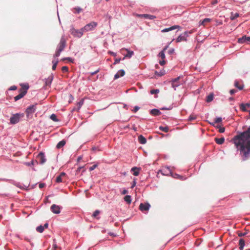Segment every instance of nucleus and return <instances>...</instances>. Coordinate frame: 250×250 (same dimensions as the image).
I'll return each instance as SVG.
<instances>
[{"label": "nucleus", "instance_id": "23", "mask_svg": "<svg viewBox=\"0 0 250 250\" xmlns=\"http://www.w3.org/2000/svg\"><path fill=\"white\" fill-rule=\"evenodd\" d=\"M239 244L240 246V250H243L244 247L245 245V241L244 240V239L242 238L240 239L239 241Z\"/></svg>", "mask_w": 250, "mask_h": 250}, {"label": "nucleus", "instance_id": "40", "mask_svg": "<svg viewBox=\"0 0 250 250\" xmlns=\"http://www.w3.org/2000/svg\"><path fill=\"white\" fill-rule=\"evenodd\" d=\"M240 108L242 111H247V106L245 104H242L240 106Z\"/></svg>", "mask_w": 250, "mask_h": 250}, {"label": "nucleus", "instance_id": "42", "mask_svg": "<svg viewBox=\"0 0 250 250\" xmlns=\"http://www.w3.org/2000/svg\"><path fill=\"white\" fill-rule=\"evenodd\" d=\"M73 10L75 11L74 12L77 13H80L82 11V9L80 7L74 8Z\"/></svg>", "mask_w": 250, "mask_h": 250}, {"label": "nucleus", "instance_id": "46", "mask_svg": "<svg viewBox=\"0 0 250 250\" xmlns=\"http://www.w3.org/2000/svg\"><path fill=\"white\" fill-rule=\"evenodd\" d=\"M62 70L64 73L67 72L68 71V67L67 66H64L62 67Z\"/></svg>", "mask_w": 250, "mask_h": 250}, {"label": "nucleus", "instance_id": "13", "mask_svg": "<svg viewBox=\"0 0 250 250\" xmlns=\"http://www.w3.org/2000/svg\"><path fill=\"white\" fill-rule=\"evenodd\" d=\"M249 42H250V37H247L246 35L238 39V42L240 43H243Z\"/></svg>", "mask_w": 250, "mask_h": 250}, {"label": "nucleus", "instance_id": "18", "mask_svg": "<svg viewBox=\"0 0 250 250\" xmlns=\"http://www.w3.org/2000/svg\"><path fill=\"white\" fill-rule=\"evenodd\" d=\"M166 74V70L163 68L160 71H155V74L156 76L161 77L164 75Z\"/></svg>", "mask_w": 250, "mask_h": 250}, {"label": "nucleus", "instance_id": "27", "mask_svg": "<svg viewBox=\"0 0 250 250\" xmlns=\"http://www.w3.org/2000/svg\"><path fill=\"white\" fill-rule=\"evenodd\" d=\"M214 95L212 93H210L206 98V102L207 103L211 102L213 99Z\"/></svg>", "mask_w": 250, "mask_h": 250}, {"label": "nucleus", "instance_id": "12", "mask_svg": "<svg viewBox=\"0 0 250 250\" xmlns=\"http://www.w3.org/2000/svg\"><path fill=\"white\" fill-rule=\"evenodd\" d=\"M20 93L18 95H17L16 96H15L14 97V100L15 101H17L19 100L20 99H21L27 93L26 91H22V89H21L20 90Z\"/></svg>", "mask_w": 250, "mask_h": 250}, {"label": "nucleus", "instance_id": "29", "mask_svg": "<svg viewBox=\"0 0 250 250\" xmlns=\"http://www.w3.org/2000/svg\"><path fill=\"white\" fill-rule=\"evenodd\" d=\"M186 41V38L185 36L180 35L178 36V37L177 38L176 41V42H180L181 41Z\"/></svg>", "mask_w": 250, "mask_h": 250}, {"label": "nucleus", "instance_id": "49", "mask_svg": "<svg viewBox=\"0 0 250 250\" xmlns=\"http://www.w3.org/2000/svg\"><path fill=\"white\" fill-rule=\"evenodd\" d=\"M97 166H98L97 164H95V165H93L92 166L90 167L89 168V170L90 171L93 170L95 168H96L97 167Z\"/></svg>", "mask_w": 250, "mask_h": 250}, {"label": "nucleus", "instance_id": "48", "mask_svg": "<svg viewBox=\"0 0 250 250\" xmlns=\"http://www.w3.org/2000/svg\"><path fill=\"white\" fill-rule=\"evenodd\" d=\"M100 213V211L99 210H96L93 213L92 216L93 217H96Z\"/></svg>", "mask_w": 250, "mask_h": 250}, {"label": "nucleus", "instance_id": "59", "mask_svg": "<svg viewBox=\"0 0 250 250\" xmlns=\"http://www.w3.org/2000/svg\"><path fill=\"white\" fill-rule=\"evenodd\" d=\"M239 17V14H238V13H235V14L234 16V17H230V19H231L232 20H234L235 18H237V17Z\"/></svg>", "mask_w": 250, "mask_h": 250}, {"label": "nucleus", "instance_id": "39", "mask_svg": "<svg viewBox=\"0 0 250 250\" xmlns=\"http://www.w3.org/2000/svg\"><path fill=\"white\" fill-rule=\"evenodd\" d=\"M216 127H217V128H218L219 129L218 131L220 133H223L225 132V127H221L220 125H217Z\"/></svg>", "mask_w": 250, "mask_h": 250}, {"label": "nucleus", "instance_id": "25", "mask_svg": "<svg viewBox=\"0 0 250 250\" xmlns=\"http://www.w3.org/2000/svg\"><path fill=\"white\" fill-rule=\"evenodd\" d=\"M66 144V141L64 140H62L60 141L57 145L56 147L57 148H61L63 147Z\"/></svg>", "mask_w": 250, "mask_h": 250}, {"label": "nucleus", "instance_id": "33", "mask_svg": "<svg viewBox=\"0 0 250 250\" xmlns=\"http://www.w3.org/2000/svg\"><path fill=\"white\" fill-rule=\"evenodd\" d=\"M144 18L149 19L150 20H153L156 18L155 16L153 15H148V14H144Z\"/></svg>", "mask_w": 250, "mask_h": 250}, {"label": "nucleus", "instance_id": "15", "mask_svg": "<svg viewBox=\"0 0 250 250\" xmlns=\"http://www.w3.org/2000/svg\"><path fill=\"white\" fill-rule=\"evenodd\" d=\"M167 47H165L163 50L161 51L159 54V57L161 59V60H159V62H166V61L165 60V55L164 53V51L166 50Z\"/></svg>", "mask_w": 250, "mask_h": 250}, {"label": "nucleus", "instance_id": "28", "mask_svg": "<svg viewBox=\"0 0 250 250\" xmlns=\"http://www.w3.org/2000/svg\"><path fill=\"white\" fill-rule=\"evenodd\" d=\"M234 85L236 87H237L239 90H242L244 88L243 85H239V81L237 80L235 81Z\"/></svg>", "mask_w": 250, "mask_h": 250}, {"label": "nucleus", "instance_id": "22", "mask_svg": "<svg viewBox=\"0 0 250 250\" xmlns=\"http://www.w3.org/2000/svg\"><path fill=\"white\" fill-rule=\"evenodd\" d=\"M124 51H127V54L125 55V57L130 58L133 55L134 52L132 51H129L127 49H122V51L123 52Z\"/></svg>", "mask_w": 250, "mask_h": 250}, {"label": "nucleus", "instance_id": "26", "mask_svg": "<svg viewBox=\"0 0 250 250\" xmlns=\"http://www.w3.org/2000/svg\"><path fill=\"white\" fill-rule=\"evenodd\" d=\"M16 187H17V188H19L21 189H26V190H27L28 189V187H27L25 185L24 186H22V184L20 183V182H18L16 184V185L15 186Z\"/></svg>", "mask_w": 250, "mask_h": 250}, {"label": "nucleus", "instance_id": "11", "mask_svg": "<svg viewBox=\"0 0 250 250\" xmlns=\"http://www.w3.org/2000/svg\"><path fill=\"white\" fill-rule=\"evenodd\" d=\"M150 208V205L146 202L145 203H141L139 206V209L142 211H148Z\"/></svg>", "mask_w": 250, "mask_h": 250}, {"label": "nucleus", "instance_id": "35", "mask_svg": "<svg viewBox=\"0 0 250 250\" xmlns=\"http://www.w3.org/2000/svg\"><path fill=\"white\" fill-rule=\"evenodd\" d=\"M21 85L22 86V87L23 89V90L22 89V91H26L27 92V90L28 89V88L29 87L28 83L21 84Z\"/></svg>", "mask_w": 250, "mask_h": 250}, {"label": "nucleus", "instance_id": "50", "mask_svg": "<svg viewBox=\"0 0 250 250\" xmlns=\"http://www.w3.org/2000/svg\"><path fill=\"white\" fill-rule=\"evenodd\" d=\"M247 234H248V232L246 231L245 232H240L238 234V235L239 237H242V236H246Z\"/></svg>", "mask_w": 250, "mask_h": 250}, {"label": "nucleus", "instance_id": "21", "mask_svg": "<svg viewBox=\"0 0 250 250\" xmlns=\"http://www.w3.org/2000/svg\"><path fill=\"white\" fill-rule=\"evenodd\" d=\"M215 142L218 145H222L225 142V138L224 137H221L220 138H215Z\"/></svg>", "mask_w": 250, "mask_h": 250}, {"label": "nucleus", "instance_id": "52", "mask_svg": "<svg viewBox=\"0 0 250 250\" xmlns=\"http://www.w3.org/2000/svg\"><path fill=\"white\" fill-rule=\"evenodd\" d=\"M140 109V107L138 106H135L134 109L132 110L133 112L135 113Z\"/></svg>", "mask_w": 250, "mask_h": 250}, {"label": "nucleus", "instance_id": "37", "mask_svg": "<svg viewBox=\"0 0 250 250\" xmlns=\"http://www.w3.org/2000/svg\"><path fill=\"white\" fill-rule=\"evenodd\" d=\"M4 181H8L9 183L13 184L14 186H16L17 183L18 182L12 179H5Z\"/></svg>", "mask_w": 250, "mask_h": 250}, {"label": "nucleus", "instance_id": "58", "mask_svg": "<svg viewBox=\"0 0 250 250\" xmlns=\"http://www.w3.org/2000/svg\"><path fill=\"white\" fill-rule=\"evenodd\" d=\"M45 186V184L44 183H40L39 185V187L40 188H44Z\"/></svg>", "mask_w": 250, "mask_h": 250}, {"label": "nucleus", "instance_id": "16", "mask_svg": "<svg viewBox=\"0 0 250 250\" xmlns=\"http://www.w3.org/2000/svg\"><path fill=\"white\" fill-rule=\"evenodd\" d=\"M150 114L153 116H157L161 115L162 112L157 108H153L150 110Z\"/></svg>", "mask_w": 250, "mask_h": 250}, {"label": "nucleus", "instance_id": "57", "mask_svg": "<svg viewBox=\"0 0 250 250\" xmlns=\"http://www.w3.org/2000/svg\"><path fill=\"white\" fill-rule=\"evenodd\" d=\"M17 87L16 86L13 85V86H11V87H10V88H9V90H15L17 89Z\"/></svg>", "mask_w": 250, "mask_h": 250}, {"label": "nucleus", "instance_id": "36", "mask_svg": "<svg viewBox=\"0 0 250 250\" xmlns=\"http://www.w3.org/2000/svg\"><path fill=\"white\" fill-rule=\"evenodd\" d=\"M50 118L53 121L58 122L59 120L55 114H52L50 115Z\"/></svg>", "mask_w": 250, "mask_h": 250}, {"label": "nucleus", "instance_id": "31", "mask_svg": "<svg viewBox=\"0 0 250 250\" xmlns=\"http://www.w3.org/2000/svg\"><path fill=\"white\" fill-rule=\"evenodd\" d=\"M159 128L160 130L164 131L165 132H167L169 130V128H168V126H159Z\"/></svg>", "mask_w": 250, "mask_h": 250}, {"label": "nucleus", "instance_id": "56", "mask_svg": "<svg viewBox=\"0 0 250 250\" xmlns=\"http://www.w3.org/2000/svg\"><path fill=\"white\" fill-rule=\"evenodd\" d=\"M111 54L113 55V56L115 58V62H119L120 61V59H117L115 58V54L114 53H111Z\"/></svg>", "mask_w": 250, "mask_h": 250}, {"label": "nucleus", "instance_id": "32", "mask_svg": "<svg viewBox=\"0 0 250 250\" xmlns=\"http://www.w3.org/2000/svg\"><path fill=\"white\" fill-rule=\"evenodd\" d=\"M44 229L42 225H40V226L37 227L36 229V230H37V231L40 232V233L42 232L43 231Z\"/></svg>", "mask_w": 250, "mask_h": 250}, {"label": "nucleus", "instance_id": "47", "mask_svg": "<svg viewBox=\"0 0 250 250\" xmlns=\"http://www.w3.org/2000/svg\"><path fill=\"white\" fill-rule=\"evenodd\" d=\"M172 108H173V106L172 105H170L168 107H163L162 108H161V109L162 110H171L172 109Z\"/></svg>", "mask_w": 250, "mask_h": 250}, {"label": "nucleus", "instance_id": "64", "mask_svg": "<svg viewBox=\"0 0 250 250\" xmlns=\"http://www.w3.org/2000/svg\"><path fill=\"white\" fill-rule=\"evenodd\" d=\"M66 175V173L64 172H62L60 173V174L59 175L61 177H62L63 176H65Z\"/></svg>", "mask_w": 250, "mask_h": 250}, {"label": "nucleus", "instance_id": "24", "mask_svg": "<svg viewBox=\"0 0 250 250\" xmlns=\"http://www.w3.org/2000/svg\"><path fill=\"white\" fill-rule=\"evenodd\" d=\"M124 201L127 204H130L132 201L131 196L130 195H125L124 197Z\"/></svg>", "mask_w": 250, "mask_h": 250}, {"label": "nucleus", "instance_id": "4", "mask_svg": "<svg viewBox=\"0 0 250 250\" xmlns=\"http://www.w3.org/2000/svg\"><path fill=\"white\" fill-rule=\"evenodd\" d=\"M46 161V159L44 153L40 152L36 156V160H35L36 164L43 165Z\"/></svg>", "mask_w": 250, "mask_h": 250}, {"label": "nucleus", "instance_id": "19", "mask_svg": "<svg viewBox=\"0 0 250 250\" xmlns=\"http://www.w3.org/2000/svg\"><path fill=\"white\" fill-rule=\"evenodd\" d=\"M138 141L141 144H145L146 143V138L142 135H140L138 136Z\"/></svg>", "mask_w": 250, "mask_h": 250}, {"label": "nucleus", "instance_id": "44", "mask_svg": "<svg viewBox=\"0 0 250 250\" xmlns=\"http://www.w3.org/2000/svg\"><path fill=\"white\" fill-rule=\"evenodd\" d=\"M222 119L221 117H216L214 120L215 123H216V124L220 123L222 122Z\"/></svg>", "mask_w": 250, "mask_h": 250}, {"label": "nucleus", "instance_id": "17", "mask_svg": "<svg viewBox=\"0 0 250 250\" xmlns=\"http://www.w3.org/2000/svg\"><path fill=\"white\" fill-rule=\"evenodd\" d=\"M180 27L179 25H173L170 27L165 28V29H163L162 30V32H167L171 31L172 30L176 29H179Z\"/></svg>", "mask_w": 250, "mask_h": 250}, {"label": "nucleus", "instance_id": "7", "mask_svg": "<svg viewBox=\"0 0 250 250\" xmlns=\"http://www.w3.org/2000/svg\"><path fill=\"white\" fill-rule=\"evenodd\" d=\"M36 110V106L35 104H32L29 106L26 109V114L27 117L34 113Z\"/></svg>", "mask_w": 250, "mask_h": 250}, {"label": "nucleus", "instance_id": "55", "mask_svg": "<svg viewBox=\"0 0 250 250\" xmlns=\"http://www.w3.org/2000/svg\"><path fill=\"white\" fill-rule=\"evenodd\" d=\"M211 21V20L210 19H208V18H206L203 21H202V24H204V23L205 22H209L210 21Z\"/></svg>", "mask_w": 250, "mask_h": 250}, {"label": "nucleus", "instance_id": "14", "mask_svg": "<svg viewBox=\"0 0 250 250\" xmlns=\"http://www.w3.org/2000/svg\"><path fill=\"white\" fill-rule=\"evenodd\" d=\"M125 75V71L123 69H120L115 74L114 79L116 80Z\"/></svg>", "mask_w": 250, "mask_h": 250}, {"label": "nucleus", "instance_id": "45", "mask_svg": "<svg viewBox=\"0 0 250 250\" xmlns=\"http://www.w3.org/2000/svg\"><path fill=\"white\" fill-rule=\"evenodd\" d=\"M83 100H80L78 103V109H80L81 107V106L83 105Z\"/></svg>", "mask_w": 250, "mask_h": 250}, {"label": "nucleus", "instance_id": "43", "mask_svg": "<svg viewBox=\"0 0 250 250\" xmlns=\"http://www.w3.org/2000/svg\"><path fill=\"white\" fill-rule=\"evenodd\" d=\"M62 177L60 176V175L58 176L57 177H56V182L58 183H61L62 182Z\"/></svg>", "mask_w": 250, "mask_h": 250}, {"label": "nucleus", "instance_id": "38", "mask_svg": "<svg viewBox=\"0 0 250 250\" xmlns=\"http://www.w3.org/2000/svg\"><path fill=\"white\" fill-rule=\"evenodd\" d=\"M196 118H197V117L196 115L191 114L188 117V120L189 121H192L196 120Z\"/></svg>", "mask_w": 250, "mask_h": 250}, {"label": "nucleus", "instance_id": "2", "mask_svg": "<svg viewBox=\"0 0 250 250\" xmlns=\"http://www.w3.org/2000/svg\"><path fill=\"white\" fill-rule=\"evenodd\" d=\"M66 46V41L63 37L61 39L60 42L58 45L57 51L55 53V57H58L60 55V53L63 50Z\"/></svg>", "mask_w": 250, "mask_h": 250}, {"label": "nucleus", "instance_id": "60", "mask_svg": "<svg viewBox=\"0 0 250 250\" xmlns=\"http://www.w3.org/2000/svg\"><path fill=\"white\" fill-rule=\"evenodd\" d=\"M136 182L135 180H134L132 183L131 188H133L136 186Z\"/></svg>", "mask_w": 250, "mask_h": 250}, {"label": "nucleus", "instance_id": "62", "mask_svg": "<svg viewBox=\"0 0 250 250\" xmlns=\"http://www.w3.org/2000/svg\"><path fill=\"white\" fill-rule=\"evenodd\" d=\"M58 63H53V65L52 66V69L53 70H55L56 69V68L57 67V65Z\"/></svg>", "mask_w": 250, "mask_h": 250}, {"label": "nucleus", "instance_id": "51", "mask_svg": "<svg viewBox=\"0 0 250 250\" xmlns=\"http://www.w3.org/2000/svg\"><path fill=\"white\" fill-rule=\"evenodd\" d=\"M92 150L93 151H96L97 150V151H100L101 150V149L99 148V146H93L92 148Z\"/></svg>", "mask_w": 250, "mask_h": 250}, {"label": "nucleus", "instance_id": "53", "mask_svg": "<svg viewBox=\"0 0 250 250\" xmlns=\"http://www.w3.org/2000/svg\"><path fill=\"white\" fill-rule=\"evenodd\" d=\"M128 193V191L125 188H124L123 191L121 192V194L123 195H125Z\"/></svg>", "mask_w": 250, "mask_h": 250}, {"label": "nucleus", "instance_id": "41", "mask_svg": "<svg viewBox=\"0 0 250 250\" xmlns=\"http://www.w3.org/2000/svg\"><path fill=\"white\" fill-rule=\"evenodd\" d=\"M150 92L151 94H157L159 92V90L158 89H153L151 90Z\"/></svg>", "mask_w": 250, "mask_h": 250}, {"label": "nucleus", "instance_id": "30", "mask_svg": "<svg viewBox=\"0 0 250 250\" xmlns=\"http://www.w3.org/2000/svg\"><path fill=\"white\" fill-rule=\"evenodd\" d=\"M172 176L175 178L179 179L182 180H184L186 179V178H184L183 176L176 173H175L173 175H172Z\"/></svg>", "mask_w": 250, "mask_h": 250}, {"label": "nucleus", "instance_id": "5", "mask_svg": "<svg viewBox=\"0 0 250 250\" xmlns=\"http://www.w3.org/2000/svg\"><path fill=\"white\" fill-rule=\"evenodd\" d=\"M97 22L92 21L83 27V30L84 31V32L93 31L97 27Z\"/></svg>", "mask_w": 250, "mask_h": 250}, {"label": "nucleus", "instance_id": "63", "mask_svg": "<svg viewBox=\"0 0 250 250\" xmlns=\"http://www.w3.org/2000/svg\"><path fill=\"white\" fill-rule=\"evenodd\" d=\"M98 72H99V70L98 69L94 72H90V73L91 75H94V74H95L96 73H97Z\"/></svg>", "mask_w": 250, "mask_h": 250}, {"label": "nucleus", "instance_id": "20", "mask_svg": "<svg viewBox=\"0 0 250 250\" xmlns=\"http://www.w3.org/2000/svg\"><path fill=\"white\" fill-rule=\"evenodd\" d=\"M140 169V168L135 167H132L131 168V170L133 172V175L137 176L139 174Z\"/></svg>", "mask_w": 250, "mask_h": 250}, {"label": "nucleus", "instance_id": "6", "mask_svg": "<svg viewBox=\"0 0 250 250\" xmlns=\"http://www.w3.org/2000/svg\"><path fill=\"white\" fill-rule=\"evenodd\" d=\"M84 32V31L83 30V28H81L79 30L75 29V28H73L71 30V34L75 37L79 38L82 37Z\"/></svg>", "mask_w": 250, "mask_h": 250}, {"label": "nucleus", "instance_id": "61", "mask_svg": "<svg viewBox=\"0 0 250 250\" xmlns=\"http://www.w3.org/2000/svg\"><path fill=\"white\" fill-rule=\"evenodd\" d=\"M83 168V167H79L77 168V170H76L77 173H78L79 172H80V171H81V170L82 168Z\"/></svg>", "mask_w": 250, "mask_h": 250}, {"label": "nucleus", "instance_id": "9", "mask_svg": "<svg viewBox=\"0 0 250 250\" xmlns=\"http://www.w3.org/2000/svg\"><path fill=\"white\" fill-rule=\"evenodd\" d=\"M54 77L52 73H51L50 76H48V78H45L43 80V81L44 82V86H49L50 87L51 84L52 83V81L53 80Z\"/></svg>", "mask_w": 250, "mask_h": 250}, {"label": "nucleus", "instance_id": "8", "mask_svg": "<svg viewBox=\"0 0 250 250\" xmlns=\"http://www.w3.org/2000/svg\"><path fill=\"white\" fill-rule=\"evenodd\" d=\"M62 207L57 205L56 204H53L50 207L51 211L54 214H59L61 212V209Z\"/></svg>", "mask_w": 250, "mask_h": 250}, {"label": "nucleus", "instance_id": "54", "mask_svg": "<svg viewBox=\"0 0 250 250\" xmlns=\"http://www.w3.org/2000/svg\"><path fill=\"white\" fill-rule=\"evenodd\" d=\"M237 92V90L235 89H231L230 91H229V93L231 95H233L234 94V93H235L236 92Z\"/></svg>", "mask_w": 250, "mask_h": 250}, {"label": "nucleus", "instance_id": "3", "mask_svg": "<svg viewBox=\"0 0 250 250\" xmlns=\"http://www.w3.org/2000/svg\"><path fill=\"white\" fill-rule=\"evenodd\" d=\"M23 113H20L12 114L10 118V124L11 125H15L18 123L20 122V119L23 117Z\"/></svg>", "mask_w": 250, "mask_h": 250}, {"label": "nucleus", "instance_id": "34", "mask_svg": "<svg viewBox=\"0 0 250 250\" xmlns=\"http://www.w3.org/2000/svg\"><path fill=\"white\" fill-rule=\"evenodd\" d=\"M35 163V161L32 160L30 162H24V164L27 166L30 167L33 166Z\"/></svg>", "mask_w": 250, "mask_h": 250}, {"label": "nucleus", "instance_id": "10", "mask_svg": "<svg viewBox=\"0 0 250 250\" xmlns=\"http://www.w3.org/2000/svg\"><path fill=\"white\" fill-rule=\"evenodd\" d=\"M179 79L180 77H178L172 79L171 81V86L174 88V90H176V88L181 84L179 82Z\"/></svg>", "mask_w": 250, "mask_h": 250}, {"label": "nucleus", "instance_id": "1", "mask_svg": "<svg viewBox=\"0 0 250 250\" xmlns=\"http://www.w3.org/2000/svg\"><path fill=\"white\" fill-rule=\"evenodd\" d=\"M233 141L237 148L240 150L243 160L250 157V125L247 130L240 132L234 136Z\"/></svg>", "mask_w": 250, "mask_h": 250}]
</instances>
